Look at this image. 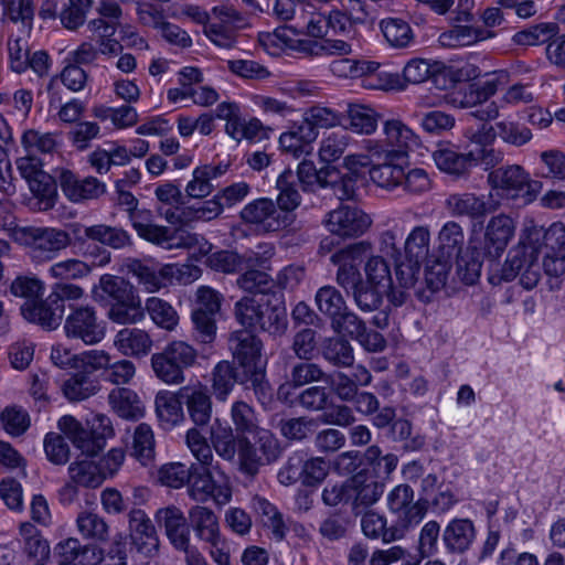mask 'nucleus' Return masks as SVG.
<instances>
[{"instance_id":"f257e3e1","label":"nucleus","mask_w":565,"mask_h":565,"mask_svg":"<svg viewBox=\"0 0 565 565\" xmlns=\"http://www.w3.org/2000/svg\"><path fill=\"white\" fill-rule=\"evenodd\" d=\"M384 138L363 139L359 153L347 159L351 173H371V183L393 190L402 184L409 167V152L420 146L419 136L399 119L383 122Z\"/></svg>"},{"instance_id":"f03ea898","label":"nucleus","mask_w":565,"mask_h":565,"mask_svg":"<svg viewBox=\"0 0 565 565\" xmlns=\"http://www.w3.org/2000/svg\"><path fill=\"white\" fill-rule=\"evenodd\" d=\"M231 415L236 436L226 423L215 419L211 427L213 447L220 457L253 475L260 465L277 458L278 443L268 430L258 429L255 413L246 403H234Z\"/></svg>"},{"instance_id":"7ed1b4c3","label":"nucleus","mask_w":565,"mask_h":565,"mask_svg":"<svg viewBox=\"0 0 565 565\" xmlns=\"http://www.w3.org/2000/svg\"><path fill=\"white\" fill-rule=\"evenodd\" d=\"M371 246L359 242L332 255L338 266V281L344 288H352L356 305L365 311L375 310L383 299L388 298L394 305L404 301L403 291H394L390 264L382 256H373L364 266L365 280L356 284L358 265Z\"/></svg>"},{"instance_id":"20e7f679","label":"nucleus","mask_w":565,"mask_h":565,"mask_svg":"<svg viewBox=\"0 0 565 565\" xmlns=\"http://www.w3.org/2000/svg\"><path fill=\"white\" fill-rule=\"evenodd\" d=\"M350 140L345 134L331 132L320 142L319 170L312 161L303 160L299 163L297 174L303 190L332 188L340 199H350L359 186L371 183L370 172H362L361 178L351 173L347 159L358 154L359 148L345 154Z\"/></svg>"},{"instance_id":"39448f33","label":"nucleus","mask_w":565,"mask_h":565,"mask_svg":"<svg viewBox=\"0 0 565 565\" xmlns=\"http://www.w3.org/2000/svg\"><path fill=\"white\" fill-rule=\"evenodd\" d=\"M271 256L273 248L266 247L262 254L257 253L255 258L247 259L246 271L238 279V285L243 290L255 295L244 297L236 303V318L245 328L259 327L273 335H279L287 329L286 307L278 300L271 305L268 296L264 294L269 282L267 264Z\"/></svg>"},{"instance_id":"423d86ee","label":"nucleus","mask_w":565,"mask_h":565,"mask_svg":"<svg viewBox=\"0 0 565 565\" xmlns=\"http://www.w3.org/2000/svg\"><path fill=\"white\" fill-rule=\"evenodd\" d=\"M542 237L543 231L541 227L533 224L526 226L518 244L509 250L504 263L494 264L490 267L489 282L498 286L518 278L522 287L527 290L533 289L541 278L539 258Z\"/></svg>"},{"instance_id":"0eeeda50","label":"nucleus","mask_w":565,"mask_h":565,"mask_svg":"<svg viewBox=\"0 0 565 565\" xmlns=\"http://www.w3.org/2000/svg\"><path fill=\"white\" fill-rule=\"evenodd\" d=\"M465 136L469 140L467 153H459L449 143L437 146L433 160L439 171L458 177L471 167L481 166L487 170L502 160V152L493 148L495 134L492 127L482 124L477 129H468Z\"/></svg>"},{"instance_id":"6e6552de","label":"nucleus","mask_w":565,"mask_h":565,"mask_svg":"<svg viewBox=\"0 0 565 565\" xmlns=\"http://www.w3.org/2000/svg\"><path fill=\"white\" fill-rule=\"evenodd\" d=\"M437 14L446 15L454 28L443 34L444 43L459 46L472 45L493 38L492 28L502 22L498 8H488L480 20L472 15L473 2H425Z\"/></svg>"},{"instance_id":"1a4fd4ad","label":"nucleus","mask_w":565,"mask_h":565,"mask_svg":"<svg viewBox=\"0 0 565 565\" xmlns=\"http://www.w3.org/2000/svg\"><path fill=\"white\" fill-rule=\"evenodd\" d=\"M516 223L508 215L492 217L484 232L483 244L471 239L467 249L459 255L457 276L466 285L476 284L486 257H499L515 234Z\"/></svg>"},{"instance_id":"9d476101","label":"nucleus","mask_w":565,"mask_h":565,"mask_svg":"<svg viewBox=\"0 0 565 565\" xmlns=\"http://www.w3.org/2000/svg\"><path fill=\"white\" fill-rule=\"evenodd\" d=\"M93 298L98 302L113 300L107 312L109 320L117 324H136L145 319L141 298L135 287L122 278L103 275L93 288Z\"/></svg>"},{"instance_id":"9b49d317","label":"nucleus","mask_w":565,"mask_h":565,"mask_svg":"<svg viewBox=\"0 0 565 565\" xmlns=\"http://www.w3.org/2000/svg\"><path fill=\"white\" fill-rule=\"evenodd\" d=\"M131 226L138 236L166 249L188 248L193 257L205 256L211 250V244L201 235L190 233L184 228L169 231L167 227L151 222L150 210L138 209L128 215Z\"/></svg>"},{"instance_id":"f8f14e48","label":"nucleus","mask_w":565,"mask_h":565,"mask_svg":"<svg viewBox=\"0 0 565 565\" xmlns=\"http://www.w3.org/2000/svg\"><path fill=\"white\" fill-rule=\"evenodd\" d=\"M509 82L505 71L486 73V78L478 85H471L466 92H454L446 97V102L455 108H475L471 113L477 119L487 121L495 119L505 107L500 100H489L499 87Z\"/></svg>"},{"instance_id":"ddd939ff","label":"nucleus","mask_w":565,"mask_h":565,"mask_svg":"<svg viewBox=\"0 0 565 565\" xmlns=\"http://www.w3.org/2000/svg\"><path fill=\"white\" fill-rule=\"evenodd\" d=\"M57 428L75 448L87 456L98 454L114 435L111 420L103 414L87 418L85 425L71 415H64L58 419Z\"/></svg>"},{"instance_id":"4468645a","label":"nucleus","mask_w":565,"mask_h":565,"mask_svg":"<svg viewBox=\"0 0 565 565\" xmlns=\"http://www.w3.org/2000/svg\"><path fill=\"white\" fill-rule=\"evenodd\" d=\"M490 199L494 205L504 200H521L524 204L533 202L542 190V183L531 178L519 164L499 168L489 174Z\"/></svg>"},{"instance_id":"2eb2a0df","label":"nucleus","mask_w":565,"mask_h":565,"mask_svg":"<svg viewBox=\"0 0 565 565\" xmlns=\"http://www.w3.org/2000/svg\"><path fill=\"white\" fill-rule=\"evenodd\" d=\"M131 271L139 285L147 292H157L174 284H191L201 277V269L193 264H164L152 262H137L132 264Z\"/></svg>"},{"instance_id":"dca6fc26","label":"nucleus","mask_w":565,"mask_h":565,"mask_svg":"<svg viewBox=\"0 0 565 565\" xmlns=\"http://www.w3.org/2000/svg\"><path fill=\"white\" fill-rule=\"evenodd\" d=\"M231 349L235 360L243 369L244 377L241 379V382H250L260 399L267 387L264 382L267 360L262 354L260 342L252 333L239 331L231 338Z\"/></svg>"},{"instance_id":"f3484780","label":"nucleus","mask_w":565,"mask_h":565,"mask_svg":"<svg viewBox=\"0 0 565 565\" xmlns=\"http://www.w3.org/2000/svg\"><path fill=\"white\" fill-rule=\"evenodd\" d=\"M186 14L193 21L205 24V34L220 47L232 46L235 31L246 25L245 19L225 3L214 8L212 14L198 6L191 7Z\"/></svg>"},{"instance_id":"a211bd4d","label":"nucleus","mask_w":565,"mask_h":565,"mask_svg":"<svg viewBox=\"0 0 565 565\" xmlns=\"http://www.w3.org/2000/svg\"><path fill=\"white\" fill-rule=\"evenodd\" d=\"M381 451L377 447H370L365 452V458L372 466V472L361 471L352 478L353 484L358 489V498L363 504L376 502L383 493V484L380 479H384L397 467V457L386 455L380 457Z\"/></svg>"},{"instance_id":"6ab92c4d","label":"nucleus","mask_w":565,"mask_h":565,"mask_svg":"<svg viewBox=\"0 0 565 565\" xmlns=\"http://www.w3.org/2000/svg\"><path fill=\"white\" fill-rule=\"evenodd\" d=\"M190 494L198 501L213 500L216 504H226L232 497L226 476L216 468L201 467L190 475Z\"/></svg>"},{"instance_id":"aec40b11","label":"nucleus","mask_w":565,"mask_h":565,"mask_svg":"<svg viewBox=\"0 0 565 565\" xmlns=\"http://www.w3.org/2000/svg\"><path fill=\"white\" fill-rule=\"evenodd\" d=\"M63 329L66 338L82 341L86 345H96L107 335V322L88 307L73 310L66 317Z\"/></svg>"},{"instance_id":"412c9836","label":"nucleus","mask_w":565,"mask_h":565,"mask_svg":"<svg viewBox=\"0 0 565 565\" xmlns=\"http://www.w3.org/2000/svg\"><path fill=\"white\" fill-rule=\"evenodd\" d=\"M17 164L21 175L28 182L30 191L38 200V209H51L57 196L56 185L52 177L42 170L40 159L28 153L20 158Z\"/></svg>"},{"instance_id":"4be33fe9","label":"nucleus","mask_w":565,"mask_h":565,"mask_svg":"<svg viewBox=\"0 0 565 565\" xmlns=\"http://www.w3.org/2000/svg\"><path fill=\"white\" fill-rule=\"evenodd\" d=\"M156 521L163 526L171 544L185 551L188 565H207L205 558L194 548L189 547L190 532L183 513L174 508L168 507L157 511Z\"/></svg>"},{"instance_id":"5701e85b","label":"nucleus","mask_w":565,"mask_h":565,"mask_svg":"<svg viewBox=\"0 0 565 565\" xmlns=\"http://www.w3.org/2000/svg\"><path fill=\"white\" fill-rule=\"evenodd\" d=\"M221 307V295L214 289L201 286L196 290V298L192 312V321L201 342H211L216 333L215 315Z\"/></svg>"},{"instance_id":"b1692460","label":"nucleus","mask_w":565,"mask_h":565,"mask_svg":"<svg viewBox=\"0 0 565 565\" xmlns=\"http://www.w3.org/2000/svg\"><path fill=\"white\" fill-rule=\"evenodd\" d=\"M371 217L355 206L342 205L328 213L327 230L341 237H354L364 234L371 226Z\"/></svg>"},{"instance_id":"393cba45","label":"nucleus","mask_w":565,"mask_h":565,"mask_svg":"<svg viewBox=\"0 0 565 565\" xmlns=\"http://www.w3.org/2000/svg\"><path fill=\"white\" fill-rule=\"evenodd\" d=\"M242 218L257 226L258 230L273 232L288 226L292 218L287 213L279 212L269 199H258L242 210Z\"/></svg>"},{"instance_id":"a878e982","label":"nucleus","mask_w":565,"mask_h":565,"mask_svg":"<svg viewBox=\"0 0 565 565\" xmlns=\"http://www.w3.org/2000/svg\"><path fill=\"white\" fill-rule=\"evenodd\" d=\"M387 504L404 529L418 524L427 511L424 502L420 500L414 502V492L405 484L395 487L388 493Z\"/></svg>"},{"instance_id":"bb28decb","label":"nucleus","mask_w":565,"mask_h":565,"mask_svg":"<svg viewBox=\"0 0 565 565\" xmlns=\"http://www.w3.org/2000/svg\"><path fill=\"white\" fill-rule=\"evenodd\" d=\"M379 14L376 2H353L349 11L332 10L328 17L333 33L349 35L355 24L373 23Z\"/></svg>"},{"instance_id":"cd10ccee","label":"nucleus","mask_w":565,"mask_h":565,"mask_svg":"<svg viewBox=\"0 0 565 565\" xmlns=\"http://www.w3.org/2000/svg\"><path fill=\"white\" fill-rule=\"evenodd\" d=\"M70 482L60 492L61 500L70 503L76 497V486L95 488L103 483L104 475L94 460H76L68 467Z\"/></svg>"},{"instance_id":"c85d7f7f","label":"nucleus","mask_w":565,"mask_h":565,"mask_svg":"<svg viewBox=\"0 0 565 565\" xmlns=\"http://www.w3.org/2000/svg\"><path fill=\"white\" fill-rule=\"evenodd\" d=\"M137 12L143 24L157 29L167 41L181 46L190 45L191 40L188 33L166 21L158 2H138Z\"/></svg>"},{"instance_id":"c756f323","label":"nucleus","mask_w":565,"mask_h":565,"mask_svg":"<svg viewBox=\"0 0 565 565\" xmlns=\"http://www.w3.org/2000/svg\"><path fill=\"white\" fill-rule=\"evenodd\" d=\"M179 395L186 406L191 420L196 426H205L212 416V401L206 387L196 382L181 387Z\"/></svg>"},{"instance_id":"7c9ffc66","label":"nucleus","mask_w":565,"mask_h":565,"mask_svg":"<svg viewBox=\"0 0 565 565\" xmlns=\"http://www.w3.org/2000/svg\"><path fill=\"white\" fill-rule=\"evenodd\" d=\"M153 341L150 334L140 328H122L113 339L114 349L124 356L143 358L152 350Z\"/></svg>"},{"instance_id":"2f4dec72","label":"nucleus","mask_w":565,"mask_h":565,"mask_svg":"<svg viewBox=\"0 0 565 565\" xmlns=\"http://www.w3.org/2000/svg\"><path fill=\"white\" fill-rule=\"evenodd\" d=\"M130 544L145 555L151 556L158 550V537L150 519L141 510L130 513Z\"/></svg>"},{"instance_id":"473e14b6","label":"nucleus","mask_w":565,"mask_h":565,"mask_svg":"<svg viewBox=\"0 0 565 565\" xmlns=\"http://www.w3.org/2000/svg\"><path fill=\"white\" fill-rule=\"evenodd\" d=\"M64 305L52 296L46 301H25L21 307L22 316L30 322L46 329H56L64 316Z\"/></svg>"},{"instance_id":"72a5a7b5","label":"nucleus","mask_w":565,"mask_h":565,"mask_svg":"<svg viewBox=\"0 0 565 565\" xmlns=\"http://www.w3.org/2000/svg\"><path fill=\"white\" fill-rule=\"evenodd\" d=\"M316 303L318 309L332 319V327L338 334H341L348 327L347 316H354L347 311L344 300L340 292L330 286L322 287L317 291Z\"/></svg>"},{"instance_id":"f704fd0d","label":"nucleus","mask_w":565,"mask_h":565,"mask_svg":"<svg viewBox=\"0 0 565 565\" xmlns=\"http://www.w3.org/2000/svg\"><path fill=\"white\" fill-rule=\"evenodd\" d=\"M182 398L178 392L161 390L154 398L156 415L161 428L171 430L184 422Z\"/></svg>"},{"instance_id":"c9c22d12","label":"nucleus","mask_w":565,"mask_h":565,"mask_svg":"<svg viewBox=\"0 0 565 565\" xmlns=\"http://www.w3.org/2000/svg\"><path fill=\"white\" fill-rule=\"evenodd\" d=\"M259 42L271 56H278L287 51L306 52V39L290 28H279L271 33H262Z\"/></svg>"},{"instance_id":"e433bc0d","label":"nucleus","mask_w":565,"mask_h":565,"mask_svg":"<svg viewBox=\"0 0 565 565\" xmlns=\"http://www.w3.org/2000/svg\"><path fill=\"white\" fill-rule=\"evenodd\" d=\"M111 411L126 420H139L145 416V405L138 393L128 387H115L108 394Z\"/></svg>"},{"instance_id":"4c0bfd02","label":"nucleus","mask_w":565,"mask_h":565,"mask_svg":"<svg viewBox=\"0 0 565 565\" xmlns=\"http://www.w3.org/2000/svg\"><path fill=\"white\" fill-rule=\"evenodd\" d=\"M58 180L62 191L73 202L95 199L105 192V184L97 179L78 180L71 171H62Z\"/></svg>"},{"instance_id":"58836bf2","label":"nucleus","mask_w":565,"mask_h":565,"mask_svg":"<svg viewBox=\"0 0 565 565\" xmlns=\"http://www.w3.org/2000/svg\"><path fill=\"white\" fill-rule=\"evenodd\" d=\"M58 565H97L102 562V553L96 547L81 548L76 539H67L55 546Z\"/></svg>"},{"instance_id":"ea45409f","label":"nucleus","mask_w":565,"mask_h":565,"mask_svg":"<svg viewBox=\"0 0 565 565\" xmlns=\"http://www.w3.org/2000/svg\"><path fill=\"white\" fill-rule=\"evenodd\" d=\"M317 137L318 131L308 125L301 124L290 131L281 134L279 146L282 151L290 153L295 158H300L312 152V143Z\"/></svg>"},{"instance_id":"a19ab883","label":"nucleus","mask_w":565,"mask_h":565,"mask_svg":"<svg viewBox=\"0 0 565 565\" xmlns=\"http://www.w3.org/2000/svg\"><path fill=\"white\" fill-rule=\"evenodd\" d=\"M483 73L484 70L476 57L457 58L448 62L439 61V79H448L451 84L477 79Z\"/></svg>"},{"instance_id":"79ce46f5","label":"nucleus","mask_w":565,"mask_h":565,"mask_svg":"<svg viewBox=\"0 0 565 565\" xmlns=\"http://www.w3.org/2000/svg\"><path fill=\"white\" fill-rule=\"evenodd\" d=\"M380 30L390 47L406 49L414 43L415 33L412 26L401 18L391 17L381 20Z\"/></svg>"},{"instance_id":"37998d69","label":"nucleus","mask_w":565,"mask_h":565,"mask_svg":"<svg viewBox=\"0 0 565 565\" xmlns=\"http://www.w3.org/2000/svg\"><path fill=\"white\" fill-rule=\"evenodd\" d=\"M154 435L151 427L147 424H139L131 437L127 441L130 456L142 466L150 465L154 459Z\"/></svg>"},{"instance_id":"c03bdc74","label":"nucleus","mask_w":565,"mask_h":565,"mask_svg":"<svg viewBox=\"0 0 565 565\" xmlns=\"http://www.w3.org/2000/svg\"><path fill=\"white\" fill-rule=\"evenodd\" d=\"M380 63L367 58H340L330 63V72L340 78H363L374 74Z\"/></svg>"},{"instance_id":"a18cd8bd","label":"nucleus","mask_w":565,"mask_h":565,"mask_svg":"<svg viewBox=\"0 0 565 565\" xmlns=\"http://www.w3.org/2000/svg\"><path fill=\"white\" fill-rule=\"evenodd\" d=\"M401 78L403 79V88L407 85L420 84L426 82L430 76L435 77L436 83L439 82V61H433L422 57H413L406 62L402 70Z\"/></svg>"},{"instance_id":"49530a36","label":"nucleus","mask_w":565,"mask_h":565,"mask_svg":"<svg viewBox=\"0 0 565 565\" xmlns=\"http://www.w3.org/2000/svg\"><path fill=\"white\" fill-rule=\"evenodd\" d=\"M349 128L356 135H372L376 131L380 116L372 107L352 104L348 108Z\"/></svg>"},{"instance_id":"de8ad7c7","label":"nucleus","mask_w":565,"mask_h":565,"mask_svg":"<svg viewBox=\"0 0 565 565\" xmlns=\"http://www.w3.org/2000/svg\"><path fill=\"white\" fill-rule=\"evenodd\" d=\"M100 390V383L97 379L89 377L83 373L71 375L62 385L61 391L68 401H83Z\"/></svg>"},{"instance_id":"09e8293b","label":"nucleus","mask_w":565,"mask_h":565,"mask_svg":"<svg viewBox=\"0 0 565 565\" xmlns=\"http://www.w3.org/2000/svg\"><path fill=\"white\" fill-rule=\"evenodd\" d=\"M145 309L151 321L159 328L173 331L179 324V315L168 301L159 297H150L146 300Z\"/></svg>"},{"instance_id":"8fccbe9b","label":"nucleus","mask_w":565,"mask_h":565,"mask_svg":"<svg viewBox=\"0 0 565 565\" xmlns=\"http://www.w3.org/2000/svg\"><path fill=\"white\" fill-rule=\"evenodd\" d=\"M190 520L200 539L207 543H214L216 539L221 537L217 518L210 510L195 507L190 511Z\"/></svg>"},{"instance_id":"3c124183","label":"nucleus","mask_w":565,"mask_h":565,"mask_svg":"<svg viewBox=\"0 0 565 565\" xmlns=\"http://www.w3.org/2000/svg\"><path fill=\"white\" fill-rule=\"evenodd\" d=\"M487 125L489 126V124ZM490 127L495 134V139L500 138L504 143L511 146L521 147L532 139L531 130L511 118L497 121L494 126L490 125Z\"/></svg>"},{"instance_id":"603ef678","label":"nucleus","mask_w":565,"mask_h":565,"mask_svg":"<svg viewBox=\"0 0 565 565\" xmlns=\"http://www.w3.org/2000/svg\"><path fill=\"white\" fill-rule=\"evenodd\" d=\"M151 366L156 376L168 385L184 381L183 369L164 350L151 356Z\"/></svg>"},{"instance_id":"864d4df0","label":"nucleus","mask_w":565,"mask_h":565,"mask_svg":"<svg viewBox=\"0 0 565 565\" xmlns=\"http://www.w3.org/2000/svg\"><path fill=\"white\" fill-rule=\"evenodd\" d=\"M348 327L344 328L341 335H349L358 340V342L367 351H381L385 341L383 337L375 331H366L356 316H347Z\"/></svg>"},{"instance_id":"5fc2aeb1","label":"nucleus","mask_w":565,"mask_h":565,"mask_svg":"<svg viewBox=\"0 0 565 565\" xmlns=\"http://www.w3.org/2000/svg\"><path fill=\"white\" fill-rule=\"evenodd\" d=\"M93 114L102 121L110 120L116 129H126L138 121L137 110L131 106L120 107H94Z\"/></svg>"},{"instance_id":"6e6d98bb","label":"nucleus","mask_w":565,"mask_h":565,"mask_svg":"<svg viewBox=\"0 0 565 565\" xmlns=\"http://www.w3.org/2000/svg\"><path fill=\"white\" fill-rule=\"evenodd\" d=\"M0 424L11 437L23 435L31 426L29 413L21 406H7L0 414Z\"/></svg>"},{"instance_id":"4d7b16f0","label":"nucleus","mask_w":565,"mask_h":565,"mask_svg":"<svg viewBox=\"0 0 565 565\" xmlns=\"http://www.w3.org/2000/svg\"><path fill=\"white\" fill-rule=\"evenodd\" d=\"M270 129L265 127L257 118H241L237 126H230L228 137L235 141L247 140L249 142H259L269 137Z\"/></svg>"},{"instance_id":"13d9d810","label":"nucleus","mask_w":565,"mask_h":565,"mask_svg":"<svg viewBox=\"0 0 565 565\" xmlns=\"http://www.w3.org/2000/svg\"><path fill=\"white\" fill-rule=\"evenodd\" d=\"M277 189L279 194L277 203L279 212L287 213L292 217L291 212L300 204V195L294 186V174L290 170L284 171L277 179Z\"/></svg>"},{"instance_id":"bf43d9fd","label":"nucleus","mask_w":565,"mask_h":565,"mask_svg":"<svg viewBox=\"0 0 565 565\" xmlns=\"http://www.w3.org/2000/svg\"><path fill=\"white\" fill-rule=\"evenodd\" d=\"M475 536L473 525L468 520L451 521L444 533V540L451 550L462 551L469 546Z\"/></svg>"},{"instance_id":"052dcab7","label":"nucleus","mask_w":565,"mask_h":565,"mask_svg":"<svg viewBox=\"0 0 565 565\" xmlns=\"http://www.w3.org/2000/svg\"><path fill=\"white\" fill-rule=\"evenodd\" d=\"M236 381L233 367L227 361L217 363L213 369L211 377V386L216 399L225 402Z\"/></svg>"},{"instance_id":"680f3d73","label":"nucleus","mask_w":565,"mask_h":565,"mask_svg":"<svg viewBox=\"0 0 565 565\" xmlns=\"http://www.w3.org/2000/svg\"><path fill=\"white\" fill-rule=\"evenodd\" d=\"M38 234L33 252L39 253V256L50 258L51 254L65 248L70 243L68 235L60 230L40 228Z\"/></svg>"},{"instance_id":"e2e57ef3","label":"nucleus","mask_w":565,"mask_h":565,"mask_svg":"<svg viewBox=\"0 0 565 565\" xmlns=\"http://www.w3.org/2000/svg\"><path fill=\"white\" fill-rule=\"evenodd\" d=\"M85 235L113 248H122L130 243V236L126 231L103 224L86 227Z\"/></svg>"},{"instance_id":"0e129e2a","label":"nucleus","mask_w":565,"mask_h":565,"mask_svg":"<svg viewBox=\"0 0 565 565\" xmlns=\"http://www.w3.org/2000/svg\"><path fill=\"white\" fill-rule=\"evenodd\" d=\"M462 242L463 233L461 227L454 222H448L439 232L436 255L451 260Z\"/></svg>"},{"instance_id":"69168bd1","label":"nucleus","mask_w":565,"mask_h":565,"mask_svg":"<svg viewBox=\"0 0 565 565\" xmlns=\"http://www.w3.org/2000/svg\"><path fill=\"white\" fill-rule=\"evenodd\" d=\"M301 4L300 17L308 18L306 32L309 36L317 39L324 38L331 30L329 17L324 12H316L313 2H299Z\"/></svg>"},{"instance_id":"338daca9","label":"nucleus","mask_w":565,"mask_h":565,"mask_svg":"<svg viewBox=\"0 0 565 565\" xmlns=\"http://www.w3.org/2000/svg\"><path fill=\"white\" fill-rule=\"evenodd\" d=\"M76 361L75 370L88 376L98 371H106L110 365L111 355L105 350L93 349L78 353Z\"/></svg>"},{"instance_id":"774afa93","label":"nucleus","mask_w":565,"mask_h":565,"mask_svg":"<svg viewBox=\"0 0 565 565\" xmlns=\"http://www.w3.org/2000/svg\"><path fill=\"white\" fill-rule=\"evenodd\" d=\"M450 269V259L431 255L427 262L425 279L433 291L440 290L445 285Z\"/></svg>"}]
</instances>
